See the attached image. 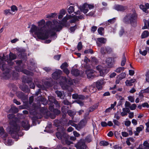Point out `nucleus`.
<instances>
[{
    "label": "nucleus",
    "mask_w": 149,
    "mask_h": 149,
    "mask_svg": "<svg viewBox=\"0 0 149 149\" xmlns=\"http://www.w3.org/2000/svg\"><path fill=\"white\" fill-rule=\"evenodd\" d=\"M16 55L11 52H10L9 55H7L6 56L3 55L1 60L5 61L7 63V64L5 63H3L0 68L3 71V74L5 76H8L10 71V67L9 66H11L14 63L12 61L16 59Z\"/></svg>",
    "instance_id": "obj_1"
},
{
    "label": "nucleus",
    "mask_w": 149,
    "mask_h": 149,
    "mask_svg": "<svg viewBox=\"0 0 149 149\" xmlns=\"http://www.w3.org/2000/svg\"><path fill=\"white\" fill-rule=\"evenodd\" d=\"M30 32L31 33H34L38 39L42 40L48 39L49 34V32L46 30L45 27L39 28L34 24L32 25Z\"/></svg>",
    "instance_id": "obj_2"
},
{
    "label": "nucleus",
    "mask_w": 149,
    "mask_h": 149,
    "mask_svg": "<svg viewBox=\"0 0 149 149\" xmlns=\"http://www.w3.org/2000/svg\"><path fill=\"white\" fill-rule=\"evenodd\" d=\"M137 18L138 15L136 13H130L123 18V22L125 24H130L132 27L135 28L137 25Z\"/></svg>",
    "instance_id": "obj_3"
},
{
    "label": "nucleus",
    "mask_w": 149,
    "mask_h": 149,
    "mask_svg": "<svg viewBox=\"0 0 149 149\" xmlns=\"http://www.w3.org/2000/svg\"><path fill=\"white\" fill-rule=\"evenodd\" d=\"M17 118H15V120H10L9 122L10 127L7 129V131L13 138L17 139L18 138V132L19 130V127L17 123Z\"/></svg>",
    "instance_id": "obj_4"
},
{
    "label": "nucleus",
    "mask_w": 149,
    "mask_h": 149,
    "mask_svg": "<svg viewBox=\"0 0 149 149\" xmlns=\"http://www.w3.org/2000/svg\"><path fill=\"white\" fill-rule=\"evenodd\" d=\"M60 121L57 119H55L54 121V125L57 127L56 130L57 132L56 133V135L57 138L60 140L62 139L63 137L65 138L68 137V134L66 133V129L60 125Z\"/></svg>",
    "instance_id": "obj_5"
},
{
    "label": "nucleus",
    "mask_w": 149,
    "mask_h": 149,
    "mask_svg": "<svg viewBox=\"0 0 149 149\" xmlns=\"http://www.w3.org/2000/svg\"><path fill=\"white\" fill-rule=\"evenodd\" d=\"M22 81L24 83L28 84L31 88L34 89L35 85L33 82L32 78L28 76H24L22 78Z\"/></svg>",
    "instance_id": "obj_6"
},
{
    "label": "nucleus",
    "mask_w": 149,
    "mask_h": 149,
    "mask_svg": "<svg viewBox=\"0 0 149 149\" xmlns=\"http://www.w3.org/2000/svg\"><path fill=\"white\" fill-rule=\"evenodd\" d=\"M96 69L99 71L100 75L104 77L109 72V70L107 69L102 67L101 65H98L96 67Z\"/></svg>",
    "instance_id": "obj_7"
},
{
    "label": "nucleus",
    "mask_w": 149,
    "mask_h": 149,
    "mask_svg": "<svg viewBox=\"0 0 149 149\" xmlns=\"http://www.w3.org/2000/svg\"><path fill=\"white\" fill-rule=\"evenodd\" d=\"M77 149H86L87 146L84 139H81L75 146Z\"/></svg>",
    "instance_id": "obj_8"
},
{
    "label": "nucleus",
    "mask_w": 149,
    "mask_h": 149,
    "mask_svg": "<svg viewBox=\"0 0 149 149\" xmlns=\"http://www.w3.org/2000/svg\"><path fill=\"white\" fill-rule=\"evenodd\" d=\"M62 71L61 70H58L52 74V77L53 79L56 80H57L59 78L61 79L62 76L60 75L62 74Z\"/></svg>",
    "instance_id": "obj_9"
},
{
    "label": "nucleus",
    "mask_w": 149,
    "mask_h": 149,
    "mask_svg": "<svg viewBox=\"0 0 149 149\" xmlns=\"http://www.w3.org/2000/svg\"><path fill=\"white\" fill-rule=\"evenodd\" d=\"M85 72L88 79H92L95 77V72L92 70H86L85 71Z\"/></svg>",
    "instance_id": "obj_10"
},
{
    "label": "nucleus",
    "mask_w": 149,
    "mask_h": 149,
    "mask_svg": "<svg viewBox=\"0 0 149 149\" xmlns=\"http://www.w3.org/2000/svg\"><path fill=\"white\" fill-rule=\"evenodd\" d=\"M61 79L62 80L60 82L61 85V83L63 84L64 83H66L70 85H71L73 84L72 81L70 78L68 79L67 78L65 77H64L62 76Z\"/></svg>",
    "instance_id": "obj_11"
},
{
    "label": "nucleus",
    "mask_w": 149,
    "mask_h": 149,
    "mask_svg": "<svg viewBox=\"0 0 149 149\" xmlns=\"http://www.w3.org/2000/svg\"><path fill=\"white\" fill-rule=\"evenodd\" d=\"M127 7L120 5H116L115 6V9L118 11H124L127 9Z\"/></svg>",
    "instance_id": "obj_12"
},
{
    "label": "nucleus",
    "mask_w": 149,
    "mask_h": 149,
    "mask_svg": "<svg viewBox=\"0 0 149 149\" xmlns=\"http://www.w3.org/2000/svg\"><path fill=\"white\" fill-rule=\"evenodd\" d=\"M22 125L26 130H28L30 127L29 122L27 120L23 121L22 122Z\"/></svg>",
    "instance_id": "obj_13"
},
{
    "label": "nucleus",
    "mask_w": 149,
    "mask_h": 149,
    "mask_svg": "<svg viewBox=\"0 0 149 149\" xmlns=\"http://www.w3.org/2000/svg\"><path fill=\"white\" fill-rule=\"evenodd\" d=\"M103 84V80L102 79L98 80L96 82V87L98 90H101L102 89V85Z\"/></svg>",
    "instance_id": "obj_14"
},
{
    "label": "nucleus",
    "mask_w": 149,
    "mask_h": 149,
    "mask_svg": "<svg viewBox=\"0 0 149 149\" xmlns=\"http://www.w3.org/2000/svg\"><path fill=\"white\" fill-rule=\"evenodd\" d=\"M0 132L1 136L2 137L3 140H5L6 138L8 136V134L5 131L3 127H0Z\"/></svg>",
    "instance_id": "obj_15"
},
{
    "label": "nucleus",
    "mask_w": 149,
    "mask_h": 149,
    "mask_svg": "<svg viewBox=\"0 0 149 149\" xmlns=\"http://www.w3.org/2000/svg\"><path fill=\"white\" fill-rule=\"evenodd\" d=\"M87 121L86 118L83 119L78 123L80 130L84 127L87 124Z\"/></svg>",
    "instance_id": "obj_16"
},
{
    "label": "nucleus",
    "mask_w": 149,
    "mask_h": 149,
    "mask_svg": "<svg viewBox=\"0 0 149 149\" xmlns=\"http://www.w3.org/2000/svg\"><path fill=\"white\" fill-rule=\"evenodd\" d=\"M19 87L22 91L25 93H29L30 91V89L29 87L26 84L20 86Z\"/></svg>",
    "instance_id": "obj_17"
},
{
    "label": "nucleus",
    "mask_w": 149,
    "mask_h": 149,
    "mask_svg": "<svg viewBox=\"0 0 149 149\" xmlns=\"http://www.w3.org/2000/svg\"><path fill=\"white\" fill-rule=\"evenodd\" d=\"M17 97L22 100H25L27 98V97L22 92H19L17 94Z\"/></svg>",
    "instance_id": "obj_18"
},
{
    "label": "nucleus",
    "mask_w": 149,
    "mask_h": 149,
    "mask_svg": "<svg viewBox=\"0 0 149 149\" xmlns=\"http://www.w3.org/2000/svg\"><path fill=\"white\" fill-rule=\"evenodd\" d=\"M71 73L75 77H77L79 75L80 71L77 69H72L71 70Z\"/></svg>",
    "instance_id": "obj_19"
},
{
    "label": "nucleus",
    "mask_w": 149,
    "mask_h": 149,
    "mask_svg": "<svg viewBox=\"0 0 149 149\" xmlns=\"http://www.w3.org/2000/svg\"><path fill=\"white\" fill-rule=\"evenodd\" d=\"M18 51L20 53L19 55V57L22 59L24 58L26 56L24 54V52L25 51L24 49H19L18 50Z\"/></svg>",
    "instance_id": "obj_20"
},
{
    "label": "nucleus",
    "mask_w": 149,
    "mask_h": 149,
    "mask_svg": "<svg viewBox=\"0 0 149 149\" xmlns=\"http://www.w3.org/2000/svg\"><path fill=\"white\" fill-rule=\"evenodd\" d=\"M106 63L109 67H112L113 66L112 58L109 57L107 58L106 61Z\"/></svg>",
    "instance_id": "obj_21"
},
{
    "label": "nucleus",
    "mask_w": 149,
    "mask_h": 149,
    "mask_svg": "<svg viewBox=\"0 0 149 149\" xmlns=\"http://www.w3.org/2000/svg\"><path fill=\"white\" fill-rule=\"evenodd\" d=\"M46 30L48 31L49 32V38H49V37H51L53 38L54 40L56 39L57 36V34L55 32H54L53 31H49L48 30H47L46 29Z\"/></svg>",
    "instance_id": "obj_22"
},
{
    "label": "nucleus",
    "mask_w": 149,
    "mask_h": 149,
    "mask_svg": "<svg viewBox=\"0 0 149 149\" xmlns=\"http://www.w3.org/2000/svg\"><path fill=\"white\" fill-rule=\"evenodd\" d=\"M18 111V109L17 108L15 107H11V108L9 110L8 113H16Z\"/></svg>",
    "instance_id": "obj_23"
},
{
    "label": "nucleus",
    "mask_w": 149,
    "mask_h": 149,
    "mask_svg": "<svg viewBox=\"0 0 149 149\" xmlns=\"http://www.w3.org/2000/svg\"><path fill=\"white\" fill-rule=\"evenodd\" d=\"M136 81V79H132L130 80H127L125 81L126 85L127 86H131L132 85V83H134Z\"/></svg>",
    "instance_id": "obj_24"
},
{
    "label": "nucleus",
    "mask_w": 149,
    "mask_h": 149,
    "mask_svg": "<svg viewBox=\"0 0 149 149\" xmlns=\"http://www.w3.org/2000/svg\"><path fill=\"white\" fill-rule=\"evenodd\" d=\"M63 26L60 24H58L55 26L54 28L53 29L56 31H59L62 29Z\"/></svg>",
    "instance_id": "obj_25"
},
{
    "label": "nucleus",
    "mask_w": 149,
    "mask_h": 149,
    "mask_svg": "<svg viewBox=\"0 0 149 149\" xmlns=\"http://www.w3.org/2000/svg\"><path fill=\"white\" fill-rule=\"evenodd\" d=\"M149 35V32L147 31H144L142 33L141 37L142 38H144L147 37Z\"/></svg>",
    "instance_id": "obj_26"
},
{
    "label": "nucleus",
    "mask_w": 149,
    "mask_h": 149,
    "mask_svg": "<svg viewBox=\"0 0 149 149\" xmlns=\"http://www.w3.org/2000/svg\"><path fill=\"white\" fill-rule=\"evenodd\" d=\"M92 136L91 135H87L85 138L84 142L89 143L92 141Z\"/></svg>",
    "instance_id": "obj_27"
},
{
    "label": "nucleus",
    "mask_w": 149,
    "mask_h": 149,
    "mask_svg": "<svg viewBox=\"0 0 149 149\" xmlns=\"http://www.w3.org/2000/svg\"><path fill=\"white\" fill-rule=\"evenodd\" d=\"M22 72L24 74L28 75L33 76V72H31L26 70H22Z\"/></svg>",
    "instance_id": "obj_28"
},
{
    "label": "nucleus",
    "mask_w": 149,
    "mask_h": 149,
    "mask_svg": "<svg viewBox=\"0 0 149 149\" xmlns=\"http://www.w3.org/2000/svg\"><path fill=\"white\" fill-rule=\"evenodd\" d=\"M40 103L45 105H46L47 104V101L46 99L42 97H40L39 99Z\"/></svg>",
    "instance_id": "obj_29"
},
{
    "label": "nucleus",
    "mask_w": 149,
    "mask_h": 149,
    "mask_svg": "<svg viewBox=\"0 0 149 149\" xmlns=\"http://www.w3.org/2000/svg\"><path fill=\"white\" fill-rule=\"evenodd\" d=\"M126 61V57L125 56V53L124 52L123 54L122 60L121 61V65L122 66H124L125 63Z\"/></svg>",
    "instance_id": "obj_30"
},
{
    "label": "nucleus",
    "mask_w": 149,
    "mask_h": 149,
    "mask_svg": "<svg viewBox=\"0 0 149 149\" xmlns=\"http://www.w3.org/2000/svg\"><path fill=\"white\" fill-rule=\"evenodd\" d=\"M97 39L99 42L103 44L105 43L107 41L106 39L104 38H98Z\"/></svg>",
    "instance_id": "obj_31"
},
{
    "label": "nucleus",
    "mask_w": 149,
    "mask_h": 149,
    "mask_svg": "<svg viewBox=\"0 0 149 149\" xmlns=\"http://www.w3.org/2000/svg\"><path fill=\"white\" fill-rule=\"evenodd\" d=\"M99 145L101 146H106L109 145V143L105 141H102L100 142Z\"/></svg>",
    "instance_id": "obj_32"
},
{
    "label": "nucleus",
    "mask_w": 149,
    "mask_h": 149,
    "mask_svg": "<svg viewBox=\"0 0 149 149\" xmlns=\"http://www.w3.org/2000/svg\"><path fill=\"white\" fill-rule=\"evenodd\" d=\"M126 75L125 73L122 72L118 75L117 79H119V80H122L125 77Z\"/></svg>",
    "instance_id": "obj_33"
},
{
    "label": "nucleus",
    "mask_w": 149,
    "mask_h": 149,
    "mask_svg": "<svg viewBox=\"0 0 149 149\" xmlns=\"http://www.w3.org/2000/svg\"><path fill=\"white\" fill-rule=\"evenodd\" d=\"M57 15V14L54 13H52L50 14H48L46 15V17L47 18H51L54 17Z\"/></svg>",
    "instance_id": "obj_34"
},
{
    "label": "nucleus",
    "mask_w": 149,
    "mask_h": 149,
    "mask_svg": "<svg viewBox=\"0 0 149 149\" xmlns=\"http://www.w3.org/2000/svg\"><path fill=\"white\" fill-rule=\"evenodd\" d=\"M77 25L76 24L74 26H71L69 28V30L71 33H74L75 30L77 29Z\"/></svg>",
    "instance_id": "obj_35"
},
{
    "label": "nucleus",
    "mask_w": 149,
    "mask_h": 149,
    "mask_svg": "<svg viewBox=\"0 0 149 149\" xmlns=\"http://www.w3.org/2000/svg\"><path fill=\"white\" fill-rule=\"evenodd\" d=\"M68 66V64L66 62L63 63L60 66V68L62 70L66 68Z\"/></svg>",
    "instance_id": "obj_36"
},
{
    "label": "nucleus",
    "mask_w": 149,
    "mask_h": 149,
    "mask_svg": "<svg viewBox=\"0 0 149 149\" xmlns=\"http://www.w3.org/2000/svg\"><path fill=\"white\" fill-rule=\"evenodd\" d=\"M68 12L69 14H71L74 11V8L73 6H70L67 9Z\"/></svg>",
    "instance_id": "obj_37"
},
{
    "label": "nucleus",
    "mask_w": 149,
    "mask_h": 149,
    "mask_svg": "<svg viewBox=\"0 0 149 149\" xmlns=\"http://www.w3.org/2000/svg\"><path fill=\"white\" fill-rule=\"evenodd\" d=\"M79 19H78L77 17L75 15H74L73 16V18L70 20V22L71 23H75L76 21H79Z\"/></svg>",
    "instance_id": "obj_38"
},
{
    "label": "nucleus",
    "mask_w": 149,
    "mask_h": 149,
    "mask_svg": "<svg viewBox=\"0 0 149 149\" xmlns=\"http://www.w3.org/2000/svg\"><path fill=\"white\" fill-rule=\"evenodd\" d=\"M45 23V21L44 19H42L38 23V25L39 26H42V27H44L46 28L44 26V25Z\"/></svg>",
    "instance_id": "obj_39"
},
{
    "label": "nucleus",
    "mask_w": 149,
    "mask_h": 149,
    "mask_svg": "<svg viewBox=\"0 0 149 149\" xmlns=\"http://www.w3.org/2000/svg\"><path fill=\"white\" fill-rule=\"evenodd\" d=\"M55 99L53 96H50L48 97V100L51 104H53V103L55 100Z\"/></svg>",
    "instance_id": "obj_40"
},
{
    "label": "nucleus",
    "mask_w": 149,
    "mask_h": 149,
    "mask_svg": "<svg viewBox=\"0 0 149 149\" xmlns=\"http://www.w3.org/2000/svg\"><path fill=\"white\" fill-rule=\"evenodd\" d=\"M125 33V30L123 27H121V29L119 32V35L120 37L122 36Z\"/></svg>",
    "instance_id": "obj_41"
},
{
    "label": "nucleus",
    "mask_w": 149,
    "mask_h": 149,
    "mask_svg": "<svg viewBox=\"0 0 149 149\" xmlns=\"http://www.w3.org/2000/svg\"><path fill=\"white\" fill-rule=\"evenodd\" d=\"M68 135V137L67 138H65L64 137H63L62 138H64L65 139V143L67 145H69L70 144H72V143L71 141H70L68 139L69 137V136Z\"/></svg>",
    "instance_id": "obj_42"
},
{
    "label": "nucleus",
    "mask_w": 149,
    "mask_h": 149,
    "mask_svg": "<svg viewBox=\"0 0 149 149\" xmlns=\"http://www.w3.org/2000/svg\"><path fill=\"white\" fill-rule=\"evenodd\" d=\"M143 128V126L142 125H141L139 127H138L136 128V130L137 132L140 133V132L142 131Z\"/></svg>",
    "instance_id": "obj_43"
},
{
    "label": "nucleus",
    "mask_w": 149,
    "mask_h": 149,
    "mask_svg": "<svg viewBox=\"0 0 149 149\" xmlns=\"http://www.w3.org/2000/svg\"><path fill=\"white\" fill-rule=\"evenodd\" d=\"M88 4L85 3L82 6H80L79 7V9L80 11L82 12L83 11V10L85 8H86V6H87Z\"/></svg>",
    "instance_id": "obj_44"
},
{
    "label": "nucleus",
    "mask_w": 149,
    "mask_h": 149,
    "mask_svg": "<svg viewBox=\"0 0 149 149\" xmlns=\"http://www.w3.org/2000/svg\"><path fill=\"white\" fill-rule=\"evenodd\" d=\"M105 49L106 53L108 54H110L112 51L111 48L109 47H105Z\"/></svg>",
    "instance_id": "obj_45"
},
{
    "label": "nucleus",
    "mask_w": 149,
    "mask_h": 149,
    "mask_svg": "<svg viewBox=\"0 0 149 149\" xmlns=\"http://www.w3.org/2000/svg\"><path fill=\"white\" fill-rule=\"evenodd\" d=\"M82 48V45L81 42H79L77 45V48L78 51L80 50Z\"/></svg>",
    "instance_id": "obj_46"
},
{
    "label": "nucleus",
    "mask_w": 149,
    "mask_h": 149,
    "mask_svg": "<svg viewBox=\"0 0 149 149\" xmlns=\"http://www.w3.org/2000/svg\"><path fill=\"white\" fill-rule=\"evenodd\" d=\"M104 28L103 27H100L97 30V32L98 33L101 35H102L103 33L102 31H103Z\"/></svg>",
    "instance_id": "obj_47"
},
{
    "label": "nucleus",
    "mask_w": 149,
    "mask_h": 149,
    "mask_svg": "<svg viewBox=\"0 0 149 149\" xmlns=\"http://www.w3.org/2000/svg\"><path fill=\"white\" fill-rule=\"evenodd\" d=\"M52 112L54 113V114H56V115H59L61 112L60 111L58 110L56 108L54 109Z\"/></svg>",
    "instance_id": "obj_48"
},
{
    "label": "nucleus",
    "mask_w": 149,
    "mask_h": 149,
    "mask_svg": "<svg viewBox=\"0 0 149 149\" xmlns=\"http://www.w3.org/2000/svg\"><path fill=\"white\" fill-rule=\"evenodd\" d=\"M139 52L140 54H141L143 56H146L147 53V51L146 50H145L143 51H142L141 49H139Z\"/></svg>",
    "instance_id": "obj_49"
},
{
    "label": "nucleus",
    "mask_w": 149,
    "mask_h": 149,
    "mask_svg": "<svg viewBox=\"0 0 149 149\" xmlns=\"http://www.w3.org/2000/svg\"><path fill=\"white\" fill-rule=\"evenodd\" d=\"M55 93L57 95L58 97H60L61 98H62L61 97L63 96V94L61 91H56Z\"/></svg>",
    "instance_id": "obj_50"
},
{
    "label": "nucleus",
    "mask_w": 149,
    "mask_h": 149,
    "mask_svg": "<svg viewBox=\"0 0 149 149\" xmlns=\"http://www.w3.org/2000/svg\"><path fill=\"white\" fill-rule=\"evenodd\" d=\"M84 53L85 54H88L90 53L92 54L93 53V51L92 49H90L85 50L84 51Z\"/></svg>",
    "instance_id": "obj_51"
},
{
    "label": "nucleus",
    "mask_w": 149,
    "mask_h": 149,
    "mask_svg": "<svg viewBox=\"0 0 149 149\" xmlns=\"http://www.w3.org/2000/svg\"><path fill=\"white\" fill-rule=\"evenodd\" d=\"M11 10L12 11L15 12L17 10V8L15 6L13 5L11 7Z\"/></svg>",
    "instance_id": "obj_52"
},
{
    "label": "nucleus",
    "mask_w": 149,
    "mask_h": 149,
    "mask_svg": "<svg viewBox=\"0 0 149 149\" xmlns=\"http://www.w3.org/2000/svg\"><path fill=\"white\" fill-rule=\"evenodd\" d=\"M71 126L75 127V129L77 130H80L78 124V125H77L76 124H75L74 123H73L72 124H71Z\"/></svg>",
    "instance_id": "obj_53"
},
{
    "label": "nucleus",
    "mask_w": 149,
    "mask_h": 149,
    "mask_svg": "<svg viewBox=\"0 0 149 149\" xmlns=\"http://www.w3.org/2000/svg\"><path fill=\"white\" fill-rule=\"evenodd\" d=\"M100 52L102 55L105 54L106 53L105 51V47H102L100 49Z\"/></svg>",
    "instance_id": "obj_54"
},
{
    "label": "nucleus",
    "mask_w": 149,
    "mask_h": 149,
    "mask_svg": "<svg viewBox=\"0 0 149 149\" xmlns=\"http://www.w3.org/2000/svg\"><path fill=\"white\" fill-rule=\"evenodd\" d=\"M145 76L146 81L147 82H149V70L146 72Z\"/></svg>",
    "instance_id": "obj_55"
},
{
    "label": "nucleus",
    "mask_w": 149,
    "mask_h": 149,
    "mask_svg": "<svg viewBox=\"0 0 149 149\" xmlns=\"http://www.w3.org/2000/svg\"><path fill=\"white\" fill-rule=\"evenodd\" d=\"M50 105L49 106V110L52 112L53 110L55 109L54 107V105L53 104H49Z\"/></svg>",
    "instance_id": "obj_56"
},
{
    "label": "nucleus",
    "mask_w": 149,
    "mask_h": 149,
    "mask_svg": "<svg viewBox=\"0 0 149 149\" xmlns=\"http://www.w3.org/2000/svg\"><path fill=\"white\" fill-rule=\"evenodd\" d=\"M92 61L93 62L95 63L96 64H97L98 63V60L95 57H93L92 58Z\"/></svg>",
    "instance_id": "obj_57"
},
{
    "label": "nucleus",
    "mask_w": 149,
    "mask_h": 149,
    "mask_svg": "<svg viewBox=\"0 0 149 149\" xmlns=\"http://www.w3.org/2000/svg\"><path fill=\"white\" fill-rule=\"evenodd\" d=\"M76 102L79 104L81 106H82L84 105V102L80 100H77L76 101Z\"/></svg>",
    "instance_id": "obj_58"
},
{
    "label": "nucleus",
    "mask_w": 149,
    "mask_h": 149,
    "mask_svg": "<svg viewBox=\"0 0 149 149\" xmlns=\"http://www.w3.org/2000/svg\"><path fill=\"white\" fill-rule=\"evenodd\" d=\"M68 115L70 116H73L75 114V113L73 112L71 110H69L68 111Z\"/></svg>",
    "instance_id": "obj_59"
},
{
    "label": "nucleus",
    "mask_w": 149,
    "mask_h": 149,
    "mask_svg": "<svg viewBox=\"0 0 149 149\" xmlns=\"http://www.w3.org/2000/svg\"><path fill=\"white\" fill-rule=\"evenodd\" d=\"M34 100V97L33 96H32L29 97V103L30 104H31L33 102Z\"/></svg>",
    "instance_id": "obj_60"
},
{
    "label": "nucleus",
    "mask_w": 149,
    "mask_h": 149,
    "mask_svg": "<svg viewBox=\"0 0 149 149\" xmlns=\"http://www.w3.org/2000/svg\"><path fill=\"white\" fill-rule=\"evenodd\" d=\"M136 105L135 104H133L131 106H130V108L131 110H135L136 109Z\"/></svg>",
    "instance_id": "obj_61"
},
{
    "label": "nucleus",
    "mask_w": 149,
    "mask_h": 149,
    "mask_svg": "<svg viewBox=\"0 0 149 149\" xmlns=\"http://www.w3.org/2000/svg\"><path fill=\"white\" fill-rule=\"evenodd\" d=\"M128 100L130 101L131 102H134V99L133 97L131 96H129L128 97Z\"/></svg>",
    "instance_id": "obj_62"
},
{
    "label": "nucleus",
    "mask_w": 149,
    "mask_h": 149,
    "mask_svg": "<svg viewBox=\"0 0 149 149\" xmlns=\"http://www.w3.org/2000/svg\"><path fill=\"white\" fill-rule=\"evenodd\" d=\"M116 20V18L114 17L112 19H110L108 20L107 21L110 24H113L115 22Z\"/></svg>",
    "instance_id": "obj_63"
},
{
    "label": "nucleus",
    "mask_w": 149,
    "mask_h": 149,
    "mask_svg": "<svg viewBox=\"0 0 149 149\" xmlns=\"http://www.w3.org/2000/svg\"><path fill=\"white\" fill-rule=\"evenodd\" d=\"M146 132H149V121L146 123Z\"/></svg>",
    "instance_id": "obj_64"
}]
</instances>
